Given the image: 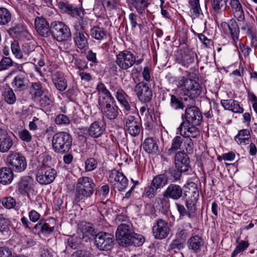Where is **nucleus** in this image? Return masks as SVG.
<instances>
[{"label":"nucleus","instance_id":"obj_1","mask_svg":"<svg viewBox=\"0 0 257 257\" xmlns=\"http://www.w3.org/2000/svg\"><path fill=\"white\" fill-rule=\"evenodd\" d=\"M178 86L181 88L178 96L170 95V106L175 110H183L189 102L193 104L194 98L197 97L201 92L198 82L184 77L179 80Z\"/></svg>","mask_w":257,"mask_h":257},{"label":"nucleus","instance_id":"obj_2","mask_svg":"<svg viewBox=\"0 0 257 257\" xmlns=\"http://www.w3.org/2000/svg\"><path fill=\"white\" fill-rule=\"evenodd\" d=\"M115 237L118 243L123 247L130 245L140 246L142 245L145 238L141 234L136 233L132 224L121 223L118 225Z\"/></svg>","mask_w":257,"mask_h":257},{"label":"nucleus","instance_id":"obj_3","mask_svg":"<svg viewBox=\"0 0 257 257\" xmlns=\"http://www.w3.org/2000/svg\"><path fill=\"white\" fill-rule=\"evenodd\" d=\"M95 186L92 178L88 177H80L76 185L75 200L78 202L90 197L93 194Z\"/></svg>","mask_w":257,"mask_h":257},{"label":"nucleus","instance_id":"obj_4","mask_svg":"<svg viewBox=\"0 0 257 257\" xmlns=\"http://www.w3.org/2000/svg\"><path fill=\"white\" fill-rule=\"evenodd\" d=\"M52 142V148L54 152L64 154L68 153L71 149L72 138L69 134L60 132L53 136Z\"/></svg>","mask_w":257,"mask_h":257},{"label":"nucleus","instance_id":"obj_5","mask_svg":"<svg viewBox=\"0 0 257 257\" xmlns=\"http://www.w3.org/2000/svg\"><path fill=\"white\" fill-rule=\"evenodd\" d=\"M59 42L66 41L71 37L69 27L61 22H53L51 24L50 35Z\"/></svg>","mask_w":257,"mask_h":257},{"label":"nucleus","instance_id":"obj_6","mask_svg":"<svg viewBox=\"0 0 257 257\" xmlns=\"http://www.w3.org/2000/svg\"><path fill=\"white\" fill-rule=\"evenodd\" d=\"M57 172L54 169L44 163L38 169L36 179L41 185H47L54 181Z\"/></svg>","mask_w":257,"mask_h":257},{"label":"nucleus","instance_id":"obj_7","mask_svg":"<svg viewBox=\"0 0 257 257\" xmlns=\"http://www.w3.org/2000/svg\"><path fill=\"white\" fill-rule=\"evenodd\" d=\"M186 106L182 117H185L186 122L188 124L199 125L202 121V116L198 107L195 106V99L193 104H190L189 102Z\"/></svg>","mask_w":257,"mask_h":257},{"label":"nucleus","instance_id":"obj_8","mask_svg":"<svg viewBox=\"0 0 257 257\" xmlns=\"http://www.w3.org/2000/svg\"><path fill=\"white\" fill-rule=\"evenodd\" d=\"M103 116L109 120H113L117 118L120 111L118 107L115 103V100L105 101L98 104Z\"/></svg>","mask_w":257,"mask_h":257},{"label":"nucleus","instance_id":"obj_9","mask_svg":"<svg viewBox=\"0 0 257 257\" xmlns=\"http://www.w3.org/2000/svg\"><path fill=\"white\" fill-rule=\"evenodd\" d=\"M124 128L133 137L138 136L142 129V124L138 118L132 115L126 113L123 117Z\"/></svg>","mask_w":257,"mask_h":257},{"label":"nucleus","instance_id":"obj_10","mask_svg":"<svg viewBox=\"0 0 257 257\" xmlns=\"http://www.w3.org/2000/svg\"><path fill=\"white\" fill-rule=\"evenodd\" d=\"M114 236L106 232H100L95 237V244L101 250H109L113 246Z\"/></svg>","mask_w":257,"mask_h":257},{"label":"nucleus","instance_id":"obj_11","mask_svg":"<svg viewBox=\"0 0 257 257\" xmlns=\"http://www.w3.org/2000/svg\"><path fill=\"white\" fill-rule=\"evenodd\" d=\"M115 62L120 68L126 70L135 64L136 56L131 52L124 50L116 55Z\"/></svg>","mask_w":257,"mask_h":257},{"label":"nucleus","instance_id":"obj_12","mask_svg":"<svg viewBox=\"0 0 257 257\" xmlns=\"http://www.w3.org/2000/svg\"><path fill=\"white\" fill-rule=\"evenodd\" d=\"M7 162L11 166L12 170L16 172H21L27 167L25 158L19 153H11L7 158Z\"/></svg>","mask_w":257,"mask_h":257},{"label":"nucleus","instance_id":"obj_13","mask_svg":"<svg viewBox=\"0 0 257 257\" xmlns=\"http://www.w3.org/2000/svg\"><path fill=\"white\" fill-rule=\"evenodd\" d=\"M186 189L188 190L183 191L184 196L186 198V205L188 210L192 205L194 206L199 198V191L197 185L193 182L189 183Z\"/></svg>","mask_w":257,"mask_h":257},{"label":"nucleus","instance_id":"obj_14","mask_svg":"<svg viewBox=\"0 0 257 257\" xmlns=\"http://www.w3.org/2000/svg\"><path fill=\"white\" fill-rule=\"evenodd\" d=\"M135 91L142 102L148 103L152 100V91L145 82H141L137 84L135 87Z\"/></svg>","mask_w":257,"mask_h":257},{"label":"nucleus","instance_id":"obj_15","mask_svg":"<svg viewBox=\"0 0 257 257\" xmlns=\"http://www.w3.org/2000/svg\"><path fill=\"white\" fill-rule=\"evenodd\" d=\"M170 228L168 224L162 219L157 221L153 227V233L156 239H162L166 238L169 233Z\"/></svg>","mask_w":257,"mask_h":257},{"label":"nucleus","instance_id":"obj_16","mask_svg":"<svg viewBox=\"0 0 257 257\" xmlns=\"http://www.w3.org/2000/svg\"><path fill=\"white\" fill-rule=\"evenodd\" d=\"M34 179L29 176L22 177L18 183L17 189L20 194L29 196V193L34 190Z\"/></svg>","mask_w":257,"mask_h":257},{"label":"nucleus","instance_id":"obj_17","mask_svg":"<svg viewBox=\"0 0 257 257\" xmlns=\"http://www.w3.org/2000/svg\"><path fill=\"white\" fill-rule=\"evenodd\" d=\"M163 197L178 200L184 196L183 188L179 185L170 184L163 193Z\"/></svg>","mask_w":257,"mask_h":257},{"label":"nucleus","instance_id":"obj_18","mask_svg":"<svg viewBox=\"0 0 257 257\" xmlns=\"http://www.w3.org/2000/svg\"><path fill=\"white\" fill-rule=\"evenodd\" d=\"M221 27L224 33L227 35H230L234 42L238 40L239 29L235 20H230L228 23L222 22Z\"/></svg>","mask_w":257,"mask_h":257},{"label":"nucleus","instance_id":"obj_19","mask_svg":"<svg viewBox=\"0 0 257 257\" xmlns=\"http://www.w3.org/2000/svg\"><path fill=\"white\" fill-rule=\"evenodd\" d=\"M195 125L183 121L178 127V130L180 134L185 138H197L200 136V132L198 128L194 126Z\"/></svg>","mask_w":257,"mask_h":257},{"label":"nucleus","instance_id":"obj_20","mask_svg":"<svg viewBox=\"0 0 257 257\" xmlns=\"http://www.w3.org/2000/svg\"><path fill=\"white\" fill-rule=\"evenodd\" d=\"M176 169L187 171L190 167V160L188 156L183 151L178 152L174 158Z\"/></svg>","mask_w":257,"mask_h":257},{"label":"nucleus","instance_id":"obj_21","mask_svg":"<svg viewBox=\"0 0 257 257\" xmlns=\"http://www.w3.org/2000/svg\"><path fill=\"white\" fill-rule=\"evenodd\" d=\"M13 145V140L7 131L0 128V152H8Z\"/></svg>","mask_w":257,"mask_h":257},{"label":"nucleus","instance_id":"obj_22","mask_svg":"<svg viewBox=\"0 0 257 257\" xmlns=\"http://www.w3.org/2000/svg\"><path fill=\"white\" fill-rule=\"evenodd\" d=\"M113 179L115 181V185L118 191L125 189L128 185V180L123 173L117 171H112L109 175V180L112 182Z\"/></svg>","mask_w":257,"mask_h":257},{"label":"nucleus","instance_id":"obj_23","mask_svg":"<svg viewBox=\"0 0 257 257\" xmlns=\"http://www.w3.org/2000/svg\"><path fill=\"white\" fill-rule=\"evenodd\" d=\"M35 26L36 31L41 36L47 37L50 36V26L45 18L36 17L35 20Z\"/></svg>","mask_w":257,"mask_h":257},{"label":"nucleus","instance_id":"obj_24","mask_svg":"<svg viewBox=\"0 0 257 257\" xmlns=\"http://www.w3.org/2000/svg\"><path fill=\"white\" fill-rule=\"evenodd\" d=\"M78 232L80 237L82 239H84L85 241H87L90 238L95 236L97 233L95 230L90 225L89 223L81 224L79 227Z\"/></svg>","mask_w":257,"mask_h":257},{"label":"nucleus","instance_id":"obj_25","mask_svg":"<svg viewBox=\"0 0 257 257\" xmlns=\"http://www.w3.org/2000/svg\"><path fill=\"white\" fill-rule=\"evenodd\" d=\"M187 246L190 250L193 252L200 251L203 246L204 241L202 237L198 235H195L190 237L187 240Z\"/></svg>","mask_w":257,"mask_h":257},{"label":"nucleus","instance_id":"obj_26","mask_svg":"<svg viewBox=\"0 0 257 257\" xmlns=\"http://www.w3.org/2000/svg\"><path fill=\"white\" fill-rule=\"evenodd\" d=\"M29 80L24 74L17 75L12 82V86L15 91H23L28 86Z\"/></svg>","mask_w":257,"mask_h":257},{"label":"nucleus","instance_id":"obj_27","mask_svg":"<svg viewBox=\"0 0 257 257\" xmlns=\"http://www.w3.org/2000/svg\"><path fill=\"white\" fill-rule=\"evenodd\" d=\"M88 36L85 32H75L74 40L77 47L80 49H86L88 47Z\"/></svg>","mask_w":257,"mask_h":257},{"label":"nucleus","instance_id":"obj_28","mask_svg":"<svg viewBox=\"0 0 257 257\" xmlns=\"http://www.w3.org/2000/svg\"><path fill=\"white\" fill-rule=\"evenodd\" d=\"M54 231V227L50 226L44 220H41L37 223L34 228L33 232L35 233L44 235H48L52 233Z\"/></svg>","mask_w":257,"mask_h":257},{"label":"nucleus","instance_id":"obj_29","mask_svg":"<svg viewBox=\"0 0 257 257\" xmlns=\"http://www.w3.org/2000/svg\"><path fill=\"white\" fill-rule=\"evenodd\" d=\"M105 128L102 121H95L90 126L88 133L91 137L97 138L101 136Z\"/></svg>","mask_w":257,"mask_h":257},{"label":"nucleus","instance_id":"obj_30","mask_svg":"<svg viewBox=\"0 0 257 257\" xmlns=\"http://www.w3.org/2000/svg\"><path fill=\"white\" fill-rule=\"evenodd\" d=\"M234 140L239 145L244 146L250 142V134L247 129H242L238 131L234 137Z\"/></svg>","mask_w":257,"mask_h":257},{"label":"nucleus","instance_id":"obj_31","mask_svg":"<svg viewBox=\"0 0 257 257\" xmlns=\"http://www.w3.org/2000/svg\"><path fill=\"white\" fill-rule=\"evenodd\" d=\"M14 178L12 169L3 167L0 169V183L4 185L10 184Z\"/></svg>","mask_w":257,"mask_h":257},{"label":"nucleus","instance_id":"obj_32","mask_svg":"<svg viewBox=\"0 0 257 257\" xmlns=\"http://www.w3.org/2000/svg\"><path fill=\"white\" fill-rule=\"evenodd\" d=\"M221 104L225 109L231 110L236 113L243 112V109L239 106L238 102L234 100H222Z\"/></svg>","mask_w":257,"mask_h":257},{"label":"nucleus","instance_id":"obj_33","mask_svg":"<svg viewBox=\"0 0 257 257\" xmlns=\"http://www.w3.org/2000/svg\"><path fill=\"white\" fill-rule=\"evenodd\" d=\"M125 96H127L125 92L122 89L118 88L116 92L115 97L123 107V111L125 112L130 111L131 110V107L127 101L125 97Z\"/></svg>","mask_w":257,"mask_h":257},{"label":"nucleus","instance_id":"obj_34","mask_svg":"<svg viewBox=\"0 0 257 257\" xmlns=\"http://www.w3.org/2000/svg\"><path fill=\"white\" fill-rule=\"evenodd\" d=\"M144 150L149 154H156L158 151V146L156 140L152 138L146 139L143 144Z\"/></svg>","mask_w":257,"mask_h":257},{"label":"nucleus","instance_id":"obj_35","mask_svg":"<svg viewBox=\"0 0 257 257\" xmlns=\"http://www.w3.org/2000/svg\"><path fill=\"white\" fill-rule=\"evenodd\" d=\"M151 0H130L131 7H134L139 14H143L150 4Z\"/></svg>","mask_w":257,"mask_h":257},{"label":"nucleus","instance_id":"obj_36","mask_svg":"<svg viewBox=\"0 0 257 257\" xmlns=\"http://www.w3.org/2000/svg\"><path fill=\"white\" fill-rule=\"evenodd\" d=\"M230 4L234 12V15L238 21H242L244 19L243 12L238 0H231Z\"/></svg>","mask_w":257,"mask_h":257},{"label":"nucleus","instance_id":"obj_37","mask_svg":"<svg viewBox=\"0 0 257 257\" xmlns=\"http://www.w3.org/2000/svg\"><path fill=\"white\" fill-rule=\"evenodd\" d=\"M184 137L182 136H176L172 142L171 147L168 150V154L169 156L173 154L176 151L181 150V147L183 144Z\"/></svg>","mask_w":257,"mask_h":257},{"label":"nucleus","instance_id":"obj_38","mask_svg":"<svg viewBox=\"0 0 257 257\" xmlns=\"http://www.w3.org/2000/svg\"><path fill=\"white\" fill-rule=\"evenodd\" d=\"M96 89L98 92L101 93L105 95L102 97H99L98 100V104L100 103L101 101H103V99H104L105 101H108L109 100H114V98L103 83H99L96 87Z\"/></svg>","mask_w":257,"mask_h":257},{"label":"nucleus","instance_id":"obj_39","mask_svg":"<svg viewBox=\"0 0 257 257\" xmlns=\"http://www.w3.org/2000/svg\"><path fill=\"white\" fill-rule=\"evenodd\" d=\"M30 93L32 98L36 99L45 93L42 84L40 82H33L30 88Z\"/></svg>","mask_w":257,"mask_h":257},{"label":"nucleus","instance_id":"obj_40","mask_svg":"<svg viewBox=\"0 0 257 257\" xmlns=\"http://www.w3.org/2000/svg\"><path fill=\"white\" fill-rule=\"evenodd\" d=\"M168 178L164 174H160L155 176L152 181L151 184L157 189L163 188L167 183Z\"/></svg>","mask_w":257,"mask_h":257},{"label":"nucleus","instance_id":"obj_41","mask_svg":"<svg viewBox=\"0 0 257 257\" xmlns=\"http://www.w3.org/2000/svg\"><path fill=\"white\" fill-rule=\"evenodd\" d=\"M183 247V243L180 240L176 239L173 240L169 245L168 250L172 255L177 253L182 257L183 253L180 251V250Z\"/></svg>","mask_w":257,"mask_h":257},{"label":"nucleus","instance_id":"obj_42","mask_svg":"<svg viewBox=\"0 0 257 257\" xmlns=\"http://www.w3.org/2000/svg\"><path fill=\"white\" fill-rule=\"evenodd\" d=\"M90 35L96 40H102L106 38V32L103 28L94 26L91 29Z\"/></svg>","mask_w":257,"mask_h":257},{"label":"nucleus","instance_id":"obj_43","mask_svg":"<svg viewBox=\"0 0 257 257\" xmlns=\"http://www.w3.org/2000/svg\"><path fill=\"white\" fill-rule=\"evenodd\" d=\"M59 7L61 9L66 11L72 17H75L78 16L81 18V11L80 9L74 8L73 6L66 4L63 2L60 3ZM82 14L83 15V13H82Z\"/></svg>","mask_w":257,"mask_h":257},{"label":"nucleus","instance_id":"obj_44","mask_svg":"<svg viewBox=\"0 0 257 257\" xmlns=\"http://www.w3.org/2000/svg\"><path fill=\"white\" fill-rule=\"evenodd\" d=\"M3 96L5 100L9 104H13L16 101V96L14 90L9 86H7L5 88Z\"/></svg>","mask_w":257,"mask_h":257},{"label":"nucleus","instance_id":"obj_45","mask_svg":"<svg viewBox=\"0 0 257 257\" xmlns=\"http://www.w3.org/2000/svg\"><path fill=\"white\" fill-rule=\"evenodd\" d=\"M11 20V14L8 10L0 8V25H6Z\"/></svg>","mask_w":257,"mask_h":257},{"label":"nucleus","instance_id":"obj_46","mask_svg":"<svg viewBox=\"0 0 257 257\" xmlns=\"http://www.w3.org/2000/svg\"><path fill=\"white\" fill-rule=\"evenodd\" d=\"M249 246L247 241L241 240L238 242L235 248L232 252L231 257H235L237 254L245 250Z\"/></svg>","mask_w":257,"mask_h":257},{"label":"nucleus","instance_id":"obj_47","mask_svg":"<svg viewBox=\"0 0 257 257\" xmlns=\"http://www.w3.org/2000/svg\"><path fill=\"white\" fill-rule=\"evenodd\" d=\"M191 13L192 16L197 17L200 14V8L198 0H191L189 2Z\"/></svg>","mask_w":257,"mask_h":257},{"label":"nucleus","instance_id":"obj_48","mask_svg":"<svg viewBox=\"0 0 257 257\" xmlns=\"http://www.w3.org/2000/svg\"><path fill=\"white\" fill-rule=\"evenodd\" d=\"M211 2L212 7L215 11L225 9L226 0H211Z\"/></svg>","mask_w":257,"mask_h":257},{"label":"nucleus","instance_id":"obj_49","mask_svg":"<svg viewBox=\"0 0 257 257\" xmlns=\"http://www.w3.org/2000/svg\"><path fill=\"white\" fill-rule=\"evenodd\" d=\"M87 26V21L81 16L80 20L76 22L74 25L75 32H85Z\"/></svg>","mask_w":257,"mask_h":257},{"label":"nucleus","instance_id":"obj_50","mask_svg":"<svg viewBox=\"0 0 257 257\" xmlns=\"http://www.w3.org/2000/svg\"><path fill=\"white\" fill-rule=\"evenodd\" d=\"M34 101L38 103L42 107H45L50 104L51 99L45 93L34 100Z\"/></svg>","mask_w":257,"mask_h":257},{"label":"nucleus","instance_id":"obj_51","mask_svg":"<svg viewBox=\"0 0 257 257\" xmlns=\"http://www.w3.org/2000/svg\"><path fill=\"white\" fill-rule=\"evenodd\" d=\"M81 237L79 235L77 237L75 235L69 236L67 239V244L71 248H76L78 245L80 243Z\"/></svg>","mask_w":257,"mask_h":257},{"label":"nucleus","instance_id":"obj_52","mask_svg":"<svg viewBox=\"0 0 257 257\" xmlns=\"http://www.w3.org/2000/svg\"><path fill=\"white\" fill-rule=\"evenodd\" d=\"M22 49L24 53L30 55L32 57L35 56L37 53L34 45H31L30 43H25L23 45Z\"/></svg>","mask_w":257,"mask_h":257},{"label":"nucleus","instance_id":"obj_53","mask_svg":"<svg viewBox=\"0 0 257 257\" xmlns=\"http://www.w3.org/2000/svg\"><path fill=\"white\" fill-rule=\"evenodd\" d=\"M11 49L15 57L18 59H21L23 57V51L20 49L19 43L17 41H14L11 45Z\"/></svg>","mask_w":257,"mask_h":257},{"label":"nucleus","instance_id":"obj_54","mask_svg":"<svg viewBox=\"0 0 257 257\" xmlns=\"http://www.w3.org/2000/svg\"><path fill=\"white\" fill-rule=\"evenodd\" d=\"M97 166V162L94 158H90L85 161L86 171H91L94 170Z\"/></svg>","mask_w":257,"mask_h":257},{"label":"nucleus","instance_id":"obj_55","mask_svg":"<svg viewBox=\"0 0 257 257\" xmlns=\"http://www.w3.org/2000/svg\"><path fill=\"white\" fill-rule=\"evenodd\" d=\"M2 203L5 207L11 209L15 206L16 202L13 198L9 197L3 198L2 200Z\"/></svg>","mask_w":257,"mask_h":257},{"label":"nucleus","instance_id":"obj_56","mask_svg":"<svg viewBox=\"0 0 257 257\" xmlns=\"http://www.w3.org/2000/svg\"><path fill=\"white\" fill-rule=\"evenodd\" d=\"M13 65V61L9 57H5L0 61V71L8 69Z\"/></svg>","mask_w":257,"mask_h":257},{"label":"nucleus","instance_id":"obj_57","mask_svg":"<svg viewBox=\"0 0 257 257\" xmlns=\"http://www.w3.org/2000/svg\"><path fill=\"white\" fill-rule=\"evenodd\" d=\"M20 138L23 141L26 142H30L32 140V137L29 131L26 129L22 130L19 133Z\"/></svg>","mask_w":257,"mask_h":257},{"label":"nucleus","instance_id":"obj_58","mask_svg":"<svg viewBox=\"0 0 257 257\" xmlns=\"http://www.w3.org/2000/svg\"><path fill=\"white\" fill-rule=\"evenodd\" d=\"M9 230L8 222L2 214H0V232L4 233L5 232H8Z\"/></svg>","mask_w":257,"mask_h":257},{"label":"nucleus","instance_id":"obj_59","mask_svg":"<svg viewBox=\"0 0 257 257\" xmlns=\"http://www.w3.org/2000/svg\"><path fill=\"white\" fill-rule=\"evenodd\" d=\"M55 122L58 124H67L69 123L70 120L67 116L61 114L57 115Z\"/></svg>","mask_w":257,"mask_h":257},{"label":"nucleus","instance_id":"obj_60","mask_svg":"<svg viewBox=\"0 0 257 257\" xmlns=\"http://www.w3.org/2000/svg\"><path fill=\"white\" fill-rule=\"evenodd\" d=\"M24 31V28L21 25H17L15 27L10 28L8 30V32L10 35H19L22 33Z\"/></svg>","mask_w":257,"mask_h":257},{"label":"nucleus","instance_id":"obj_61","mask_svg":"<svg viewBox=\"0 0 257 257\" xmlns=\"http://www.w3.org/2000/svg\"><path fill=\"white\" fill-rule=\"evenodd\" d=\"M157 190L152 184L146 189L145 194L149 198L155 197L157 193Z\"/></svg>","mask_w":257,"mask_h":257},{"label":"nucleus","instance_id":"obj_62","mask_svg":"<svg viewBox=\"0 0 257 257\" xmlns=\"http://www.w3.org/2000/svg\"><path fill=\"white\" fill-rule=\"evenodd\" d=\"M177 210L180 213V217L187 215L189 218L193 217L192 214L190 212H187V210L185 209V207L181 204H177Z\"/></svg>","mask_w":257,"mask_h":257},{"label":"nucleus","instance_id":"obj_63","mask_svg":"<svg viewBox=\"0 0 257 257\" xmlns=\"http://www.w3.org/2000/svg\"><path fill=\"white\" fill-rule=\"evenodd\" d=\"M187 151H192L194 148V144L192 140L190 138L184 137L183 144Z\"/></svg>","mask_w":257,"mask_h":257},{"label":"nucleus","instance_id":"obj_64","mask_svg":"<svg viewBox=\"0 0 257 257\" xmlns=\"http://www.w3.org/2000/svg\"><path fill=\"white\" fill-rule=\"evenodd\" d=\"M73 257H94L90 252L84 250H79L73 253Z\"/></svg>","mask_w":257,"mask_h":257}]
</instances>
